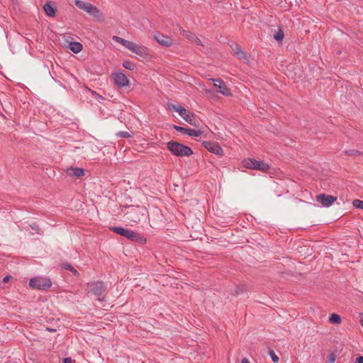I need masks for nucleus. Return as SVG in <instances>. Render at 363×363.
<instances>
[{
    "mask_svg": "<svg viewBox=\"0 0 363 363\" xmlns=\"http://www.w3.org/2000/svg\"><path fill=\"white\" fill-rule=\"evenodd\" d=\"M329 321L333 324H339L341 323V318L339 315L333 313L329 318Z\"/></svg>",
    "mask_w": 363,
    "mask_h": 363,
    "instance_id": "bb28decb",
    "label": "nucleus"
},
{
    "mask_svg": "<svg viewBox=\"0 0 363 363\" xmlns=\"http://www.w3.org/2000/svg\"><path fill=\"white\" fill-rule=\"evenodd\" d=\"M86 4L87 2L81 0H76L74 1L75 6L83 11L84 10Z\"/></svg>",
    "mask_w": 363,
    "mask_h": 363,
    "instance_id": "cd10ccee",
    "label": "nucleus"
},
{
    "mask_svg": "<svg viewBox=\"0 0 363 363\" xmlns=\"http://www.w3.org/2000/svg\"><path fill=\"white\" fill-rule=\"evenodd\" d=\"M92 149L90 145L75 147L74 152L75 155L80 158H87L93 156Z\"/></svg>",
    "mask_w": 363,
    "mask_h": 363,
    "instance_id": "0eeeda50",
    "label": "nucleus"
},
{
    "mask_svg": "<svg viewBox=\"0 0 363 363\" xmlns=\"http://www.w3.org/2000/svg\"><path fill=\"white\" fill-rule=\"evenodd\" d=\"M94 94L96 96V97L97 99H104V97H102L101 95H99V94H96V93H94Z\"/></svg>",
    "mask_w": 363,
    "mask_h": 363,
    "instance_id": "4c0bfd02",
    "label": "nucleus"
},
{
    "mask_svg": "<svg viewBox=\"0 0 363 363\" xmlns=\"http://www.w3.org/2000/svg\"><path fill=\"white\" fill-rule=\"evenodd\" d=\"M154 38L158 43L165 47H169L172 45L173 43V40L170 37L164 35L160 33H155L154 35Z\"/></svg>",
    "mask_w": 363,
    "mask_h": 363,
    "instance_id": "f8f14e48",
    "label": "nucleus"
},
{
    "mask_svg": "<svg viewBox=\"0 0 363 363\" xmlns=\"http://www.w3.org/2000/svg\"><path fill=\"white\" fill-rule=\"evenodd\" d=\"M129 50L132 51L133 52L135 53L136 55L142 57H147L149 55V51L146 47L137 45L133 42L132 43L129 48Z\"/></svg>",
    "mask_w": 363,
    "mask_h": 363,
    "instance_id": "9b49d317",
    "label": "nucleus"
},
{
    "mask_svg": "<svg viewBox=\"0 0 363 363\" xmlns=\"http://www.w3.org/2000/svg\"><path fill=\"white\" fill-rule=\"evenodd\" d=\"M168 108L170 110L177 112L179 114V116H182V114L184 115L185 108L184 107L181 106L180 105L169 104H168Z\"/></svg>",
    "mask_w": 363,
    "mask_h": 363,
    "instance_id": "b1692460",
    "label": "nucleus"
},
{
    "mask_svg": "<svg viewBox=\"0 0 363 363\" xmlns=\"http://www.w3.org/2000/svg\"><path fill=\"white\" fill-rule=\"evenodd\" d=\"M241 363H250L247 358H243Z\"/></svg>",
    "mask_w": 363,
    "mask_h": 363,
    "instance_id": "58836bf2",
    "label": "nucleus"
},
{
    "mask_svg": "<svg viewBox=\"0 0 363 363\" xmlns=\"http://www.w3.org/2000/svg\"><path fill=\"white\" fill-rule=\"evenodd\" d=\"M353 206L356 208H361L363 210V201L359 199L354 200Z\"/></svg>",
    "mask_w": 363,
    "mask_h": 363,
    "instance_id": "2f4dec72",
    "label": "nucleus"
},
{
    "mask_svg": "<svg viewBox=\"0 0 363 363\" xmlns=\"http://www.w3.org/2000/svg\"><path fill=\"white\" fill-rule=\"evenodd\" d=\"M269 354L271 357L273 362H274V363L278 362L279 359L278 356L275 354V352L272 350H271V349L269 350Z\"/></svg>",
    "mask_w": 363,
    "mask_h": 363,
    "instance_id": "7c9ffc66",
    "label": "nucleus"
},
{
    "mask_svg": "<svg viewBox=\"0 0 363 363\" xmlns=\"http://www.w3.org/2000/svg\"><path fill=\"white\" fill-rule=\"evenodd\" d=\"M115 84L119 87L128 86L130 83L128 77L122 72H116L112 74Z\"/></svg>",
    "mask_w": 363,
    "mask_h": 363,
    "instance_id": "9d476101",
    "label": "nucleus"
},
{
    "mask_svg": "<svg viewBox=\"0 0 363 363\" xmlns=\"http://www.w3.org/2000/svg\"><path fill=\"white\" fill-rule=\"evenodd\" d=\"M44 11L50 17L55 16V8L50 2L46 3L43 6Z\"/></svg>",
    "mask_w": 363,
    "mask_h": 363,
    "instance_id": "6ab92c4d",
    "label": "nucleus"
},
{
    "mask_svg": "<svg viewBox=\"0 0 363 363\" xmlns=\"http://www.w3.org/2000/svg\"><path fill=\"white\" fill-rule=\"evenodd\" d=\"M336 200L337 197L325 194H321L316 196V201L325 207L330 206Z\"/></svg>",
    "mask_w": 363,
    "mask_h": 363,
    "instance_id": "1a4fd4ad",
    "label": "nucleus"
},
{
    "mask_svg": "<svg viewBox=\"0 0 363 363\" xmlns=\"http://www.w3.org/2000/svg\"><path fill=\"white\" fill-rule=\"evenodd\" d=\"M184 36L191 40L193 42L196 43L198 45H202L200 39H199L196 35H194L192 33L188 30H183L182 31Z\"/></svg>",
    "mask_w": 363,
    "mask_h": 363,
    "instance_id": "412c9836",
    "label": "nucleus"
},
{
    "mask_svg": "<svg viewBox=\"0 0 363 363\" xmlns=\"http://www.w3.org/2000/svg\"><path fill=\"white\" fill-rule=\"evenodd\" d=\"M61 267L62 269L71 272L75 277L79 276V273L78 272V271L69 262H64L61 264Z\"/></svg>",
    "mask_w": 363,
    "mask_h": 363,
    "instance_id": "5701e85b",
    "label": "nucleus"
},
{
    "mask_svg": "<svg viewBox=\"0 0 363 363\" xmlns=\"http://www.w3.org/2000/svg\"><path fill=\"white\" fill-rule=\"evenodd\" d=\"M63 363H72L70 357H66L63 359Z\"/></svg>",
    "mask_w": 363,
    "mask_h": 363,
    "instance_id": "e433bc0d",
    "label": "nucleus"
},
{
    "mask_svg": "<svg viewBox=\"0 0 363 363\" xmlns=\"http://www.w3.org/2000/svg\"><path fill=\"white\" fill-rule=\"evenodd\" d=\"M274 38L278 41H281L284 38V32L279 29V31L274 35Z\"/></svg>",
    "mask_w": 363,
    "mask_h": 363,
    "instance_id": "c85d7f7f",
    "label": "nucleus"
},
{
    "mask_svg": "<svg viewBox=\"0 0 363 363\" xmlns=\"http://www.w3.org/2000/svg\"><path fill=\"white\" fill-rule=\"evenodd\" d=\"M173 128L176 130L180 132L181 133L186 134V135H188L189 136H191V137H198V136L201 135V131H200V130H194V129H191V128H186L179 126V125H174L173 126Z\"/></svg>",
    "mask_w": 363,
    "mask_h": 363,
    "instance_id": "2eb2a0df",
    "label": "nucleus"
},
{
    "mask_svg": "<svg viewBox=\"0 0 363 363\" xmlns=\"http://www.w3.org/2000/svg\"><path fill=\"white\" fill-rule=\"evenodd\" d=\"M203 145L211 152L218 155H222L223 154V149L218 143L212 142H203Z\"/></svg>",
    "mask_w": 363,
    "mask_h": 363,
    "instance_id": "4468645a",
    "label": "nucleus"
},
{
    "mask_svg": "<svg viewBox=\"0 0 363 363\" xmlns=\"http://www.w3.org/2000/svg\"><path fill=\"white\" fill-rule=\"evenodd\" d=\"M243 165L248 169H255L262 172H267L269 169V165L262 161L255 159H248L243 162Z\"/></svg>",
    "mask_w": 363,
    "mask_h": 363,
    "instance_id": "423d86ee",
    "label": "nucleus"
},
{
    "mask_svg": "<svg viewBox=\"0 0 363 363\" xmlns=\"http://www.w3.org/2000/svg\"><path fill=\"white\" fill-rule=\"evenodd\" d=\"M88 286L89 288V292L96 296L99 301H104L105 300V294L107 289L104 282L101 281H93L89 283Z\"/></svg>",
    "mask_w": 363,
    "mask_h": 363,
    "instance_id": "7ed1b4c3",
    "label": "nucleus"
},
{
    "mask_svg": "<svg viewBox=\"0 0 363 363\" xmlns=\"http://www.w3.org/2000/svg\"><path fill=\"white\" fill-rule=\"evenodd\" d=\"M11 277L10 275H7V276L4 277V279H3V282L4 283H7L9 281Z\"/></svg>",
    "mask_w": 363,
    "mask_h": 363,
    "instance_id": "c9c22d12",
    "label": "nucleus"
},
{
    "mask_svg": "<svg viewBox=\"0 0 363 363\" xmlns=\"http://www.w3.org/2000/svg\"><path fill=\"white\" fill-rule=\"evenodd\" d=\"M344 153L345 155H350V156H352L354 157H363V153L359 152V150H357L354 149H350V150H345L344 152Z\"/></svg>",
    "mask_w": 363,
    "mask_h": 363,
    "instance_id": "a878e982",
    "label": "nucleus"
},
{
    "mask_svg": "<svg viewBox=\"0 0 363 363\" xmlns=\"http://www.w3.org/2000/svg\"><path fill=\"white\" fill-rule=\"evenodd\" d=\"M113 40L116 42V43H118L120 44H121L122 45H123L124 47H125L127 49L129 50L131 44L133 42L131 41H128L127 40H125L121 37H118V36H116V35H114L113 36Z\"/></svg>",
    "mask_w": 363,
    "mask_h": 363,
    "instance_id": "4be33fe9",
    "label": "nucleus"
},
{
    "mask_svg": "<svg viewBox=\"0 0 363 363\" xmlns=\"http://www.w3.org/2000/svg\"><path fill=\"white\" fill-rule=\"evenodd\" d=\"M116 135L121 138H130L131 136L130 134L126 131H120Z\"/></svg>",
    "mask_w": 363,
    "mask_h": 363,
    "instance_id": "72a5a7b5",
    "label": "nucleus"
},
{
    "mask_svg": "<svg viewBox=\"0 0 363 363\" xmlns=\"http://www.w3.org/2000/svg\"><path fill=\"white\" fill-rule=\"evenodd\" d=\"M113 233L127 238L128 239L137 242L140 244H145L146 238L131 230L128 228H109Z\"/></svg>",
    "mask_w": 363,
    "mask_h": 363,
    "instance_id": "f03ea898",
    "label": "nucleus"
},
{
    "mask_svg": "<svg viewBox=\"0 0 363 363\" xmlns=\"http://www.w3.org/2000/svg\"><path fill=\"white\" fill-rule=\"evenodd\" d=\"M355 363V362H354Z\"/></svg>",
    "mask_w": 363,
    "mask_h": 363,
    "instance_id": "79ce46f5",
    "label": "nucleus"
},
{
    "mask_svg": "<svg viewBox=\"0 0 363 363\" xmlns=\"http://www.w3.org/2000/svg\"><path fill=\"white\" fill-rule=\"evenodd\" d=\"M336 359V355L334 353H330L327 358L328 363H334Z\"/></svg>",
    "mask_w": 363,
    "mask_h": 363,
    "instance_id": "473e14b6",
    "label": "nucleus"
},
{
    "mask_svg": "<svg viewBox=\"0 0 363 363\" xmlns=\"http://www.w3.org/2000/svg\"><path fill=\"white\" fill-rule=\"evenodd\" d=\"M167 147L172 154L177 157H189L193 154L190 147L173 140L167 143Z\"/></svg>",
    "mask_w": 363,
    "mask_h": 363,
    "instance_id": "f257e3e1",
    "label": "nucleus"
},
{
    "mask_svg": "<svg viewBox=\"0 0 363 363\" xmlns=\"http://www.w3.org/2000/svg\"><path fill=\"white\" fill-rule=\"evenodd\" d=\"M355 363H363V356H359L356 358Z\"/></svg>",
    "mask_w": 363,
    "mask_h": 363,
    "instance_id": "f704fd0d",
    "label": "nucleus"
},
{
    "mask_svg": "<svg viewBox=\"0 0 363 363\" xmlns=\"http://www.w3.org/2000/svg\"><path fill=\"white\" fill-rule=\"evenodd\" d=\"M360 324H361V325L363 327V319H361V320H360Z\"/></svg>",
    "mask_w": 363,
    "mask_h": 363,
    "instance_id": "a19ab883",
    "label": "nucleus"
},
{
    "mask_svg": "<svg viewBox=\"0 0 363 363\" xmlns=\"http://www.w3.org/2000/svg\"><path fill=\"white\" fill-rule=\"evenodd\" d=\"M145 211H146L145 209L135 208L133 206L128 207V211L125 214V220L138 223L140 221L141 217L145 218Z\"/></svg>",
    "mask_w": 363,
    "mask_h": 363,
    "instance_id": "39448f33",
    "label": "nucleus"
},
{
    "mask_svg": "<svg viewBox=\"0 0 363 363\" xmlns=\"http://www.w3.org/2000/svg\"><path fill=\"white\" fill-rule=\"evenodd\" d=\"M47 330H49V331H51V332H54V331L56 330L55 329H51V328H47Z\"/></svg>",
    "mask_w": 363,
    "mask_h": 363,
    "instance_id": "ea45409f",
    "label": "nucleus"
},
{
    "mask_svg": "<svg viewBox=\"0 0 363 363\" xmlns=\"http://www.w3.org/2000/svg\"><path fill=\"white\" fill-rule=\"evenodd\" d=\"M231 48L233 54L238 59L242 60L244 62L247 60L246 53L241 49V48L238 45L235 44L234 46L231 47Z\"/></svg>",
    "mask_w": 363,
    "mask_h": 363,
    "instance_id": "dca6fc26",
    "label": "nucleus"
},
{
    "mask_svg": "<svg viewBox=\"0 0 363 363\" xmlns=\"http://www.w3.org/2000/svg\"><path fill=\"white\" fill-rule=\"evenodd\" d=\"M89 15L92 16L94 18H96L98 19H101L104 18V16L100 12V11L96 8V6H94L93 4L88 3L85 6V9L84 10Z\"/></svg>",
    "mask_w": 363,
    "mask_h": 363,
    "instance_id": "ddd939ff",
    "label": "nucleus"
},
{
    "mask_svg": "<svg viewBox=\"0 0 363 363\" xmlns=\"http://www.w3.org/2000/svg\"><path fill=\"white\" fill-rule=\"evenodd\" d=\"M29 286L33 289L48 290L52 286L50 278L37 277L30 279Z\"/></svg>",
    "mask_w": 363,
    "mask_h": 363,
    "instance_id": "20e7f679",
    "label": "nucleus"
},
{
    "mask_svg": "<svg viewBox=\"0 0 363 363\" xmlns=\"http://www.w3.org/2000/svg\"><path fill=\"white\" fill-rule=\"evenodd\" d=\"M180 116L189 124L194 126H199V122L196 120L194 116L191 114L186 108L184 115L182 114V116Z\"/></svg>",
    "mask_w": 363,
    "mask_h": 363,
    "instance_id": "a211bd4d",
    "label": "nucleus"
},
{
    "mask_svg": "<svg viewBox=\"0 0 363 363\" xmlns=\"http://www.w3.org/2000/svg\"><path fill=\"white\" fill-rule=\"evenodd\" d=\"M248 291L247 286L246 284H242L235 286L233 292H231L233 296H238Z\"/></svg>",
    "mask_w": 363,
    "mask_h": 363,
    "instance_id": "aec40b11",
    "label": "nucleus"
},
{
    "mask_svg": "<svg viewBox=\"0 0 363 363\" xmlns=\"http://www.w3.org/2000/svg\"><path fill=\"white\" fill-rule=\"evenodd\" d=\"M211 80L214 82L213 86L217 88V92L225 96L231 95V92L223 80L220 79H211Z\"/></svg>",
    "mask_w": 363,
    "mask_h": 363,
    "instance_id": "6e6552de",
    "label": "nucleus"
},
{
    "mask_svg": "<svg viewBox=\"0 0 363 363\" xmlns=\"http://www.w3.org/2000/svg\"><path fill=\"white\" fill-rule=\"evenodd\" d=\"M67 174L71 177L81 178L84 175V170L79 167H70L67 169Z\"/></svg>",
    "mask_w": 363,
    "mask_h": 363,
    "instance_id": "f3484780",
    "label": "nucleus"
},
{
    "mask_svg": "<svg viewBox=\"0 0 363 363\" xmlns=\"http://www.w3.org/2000/svg\"><path fill=\"white\" fill-rule=\"evenodd\" d=\"M123 66L125 68V69H128L129 70H133L135 69V65L134 64H133L132 62H130V61H125L123 63Z\"/></svg>",
    "mask_w": 363,
    "mask_h": 363,
    "instance_id": "c756f323",
    "label": "nucleus"
},
{
    "mask_svg": "<svg viewBox=\"0 0 363 363\" xmlns=\"http://www.w3.org/2000/svg\"><path fill=\"white\" fill-rule=\"evenodd\" d=\"M82 45L77 42L71 43L69 49L74 53H78L82 50Z\"/></svg>",
    "mask_w": 363,
    "mask_h": 363,
    "instance_id": "393cba45",
    "label": "nucleus"
}]
</instances>
